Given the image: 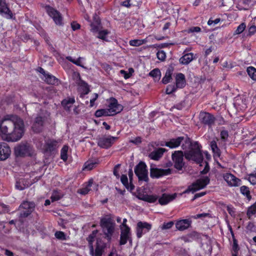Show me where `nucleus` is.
I'll use <instances>...</instances> for the list:
<instances>
[{
	"mask_svg": "<svg viewBox=\"0 0 256 256\" xmlns=\"http://www.w3.org/2000/svg\"><path fill=\"white\" fill-rule=\"evenodd\" d=\"M46 11L56 24L59 26L62 24V18L60 12L50 6L46 7Z\"/></svg>",
	"mask_w": 256,
	"mask_h": 256,
	"instance_id": "1a4fd4ad",
	"label": "nucleus"
},
{
	"mask_svg": "<svg viewBox=\"0 0 256 256\" xmlns=\"http://www.w3.org/2000/svg\"><path fill=\"white\" fill-rule=\"evenodd\" d=\"M42 127L43 126H41L40 124H37L34 122L32 126V129L34 132L38 133L42 130Z\"/></svg>",
	"mask_w": 256,
	"mask_h": 256,
	"instance_id": "a18cd8bd",
	"label": "nucleus"
},
{
	"mask_svg": "<svg viewBox=\"0 0 256 256\" xmlns=\"http://www.w3.org/2000/svg\"><path fill=\"white\" fill-rule=\"evenodd\" d=\"M116 140V137L112 136H103L98 139V144L102 148H108L110 147Z\"/></svg>",
	"mask_w": 256,
	"mask_h": 256,
	"instance_id": "9b49d317",
	"label": "nucleus"
},
{
	"mask_svg": "<svg viewBox=\"0 0 256 256\" xmlns=\"http://www.w3.org/2000/svg\"><path fill=\"white\" fill-rule=\"evenodd\" d=\"M210 146L214 152L220 156V150L218 148L217 144L216 141L212 140L210 142Z\"/></svg>",
	"mask_w": 256,
	"mask_h": 256,
	"instance_id": "a19ab883",
	"label": "nucleus"
},
{
	"mask_svg": "<svg viewBox=\"0 0 256 256\" xmlns=\"http://www.w3.org/2000/svg\"><path fill=\"white\" fill-rule=\"evenodd\" d=\"M174 223L172 221H170V222H164L162 226V230H166V229H169L170 228H171L172 226L174 225Z\"/></svg>",
	"mask_w": 256,
	"mask_h": 256,
	"instance_id": "5fc2aeb1",
	"label": "nucleus"
},
{
	"mask_svg": "<svg viewBox=\"0 0 256 256\" xmlns=\"http://www.w3.org/2000/svg\"><path fill=\"white\" fill-rule=\"evenodd\" d=\"M72 28L74 30H76L80 28V24L76 22H72L71 24Z\"/></svg>",
	"mask_w": 256,
	"mask_h": 256,
	"instance_id": "69168bd1",
	"label": "nucleus"
},
{
	"mask_svg": "<svg viewBox=\"0 0 256 256\" xmlns=\"http://www.w3.org/2000/svg\"><path fill=\"white\" fill-rule=\"evenodd\" d=\"M64 196V194L58 191H54L50 196V200L52 202H54L62 198Z\"/></svg>",
	"mask_w": 256,
	"mask_h": 256,
	"instance_id": "c756f323",
	"label": "nucleus"
},
{
	"mask_svg": "<svg viewBox=\"0 0 256 256\" xmlns=\"http://www.w3.org/2000/svg\"><path fill=\"white\" fill-rule=\"evenodd\" d=\"M171 173V170L151 168L150 170V176L153 178H158L164 176H167Z\"/></svg>",
	"mask_w": 256,
	"mask_h": 256,
	"instance_id": "4468645a",
	"label": "nucleus"
},
{
	"mask_svg": "<svg viewBox=\"0 0 256 256\" xmlns=\"http://www.w3.org/2000/svg\"><path fill=\"white\" fill-rule=\"evenodd\" d=\"M183 152L180 150L175 151L172 156V160L174 164V167L178 170H181L184 165V162Z\"/></svg>",
	"mask_w": 256,
	"mask_h": 256,
	"instance_id": "423d86ee",
	"label": "nucleus"
},
{
	"mask_svg": "<svg viewBox=\"0 0 256 256\" xmlns=\"http://www.w3.org/2000/svg\"><path fill=\"white\" fill-rule=\"evenodd\" d=\"M204 169L200 172V173L202 174H206L208 172L209 169H210L208 163L206 162H204Z\"/></svg>",
	"mask_w": 256,
	"mask_h": 256,
	"instance_id": "680f3d73",
	"label": "nucleus"
},
{
	"mask_svg": "<svg viewBox=\"0 0 256 256\" xmlns=\"http://www.w3.org/2000/svg\"><path fill=\"white\" fill-rule=\"evenodd\" d=\"M11 154L10 148L8 144L0 142V160H6Z\"/></svg>",
	"mask_w": 256,
	"mask_h": 256,
	"instance_id": "ddd939ff",
	"label": "nucleus"
},
{
	"mask_svg": "<svg viewBox=\"0 0 256 256\" xmlns=\"http://www.w3.org/2000/svg\"><path fill=\"white\" fill-rule=\"evenodd\" d=\"M100 226L106 237L108 240L111 239V237L114 232L115 224L112 218L110 216H106L100 220Z\"/></svg>",
	"mask_w": 256,
	"mask_h": 256,
	"instance_id": "7ed1b4c3",
	"label": "nucleus"
},
{
	"mask_svg": "<svg viewBox=\"0 0 256 256\" xmlns=\"http://www.w3.org/2000/svg\"><path fill=\"white\" fill-rule=\"evenodd\" d=\"M184 150L187 148L189 150L184 152V156L186 159L194 161L200 164V166L203 162V156L201 152L200 147L196 142H192L190 139L184 136H180L176 138H172L170 141L166 142V146L170 148H176L180 144Z\"/></svg>",
	"mask_w": 256,
	"mask_h": 256,
	"instance_id": "f03ea898",
	"label": "nucleus"
},
{
	"mask_svg": "<svg viewBox=\"0 0 256 256\" xmlns=\"http://www.w3.org/2000/svg\"><path fill=\"white\" fill-rule=\"evenodd\" d=\"M100 23V21L98 20H96V24L94 23L91 24L92 30V32H97L99 30Z\"/></svg>",
	"mask_w": 256,
	"mask_h": 256,
	"instance_id": "864d4df0",
	"label": "nucleus"
},
{
	"mask_svg": "<svg viewBox=\"0 0 256 256\" xmlns=\"http://www.w3.org/2000/svg\"><path fill=\"white\" fill-rule=\"evenodd\" d=\"M200 120L204 124L211 126L214 123L215 118L208 112H201L200 114Z\"/></svg>",
	"mask_w": 256,
	"mask_h": 256,
	"instance_id": "dca6fc26",
	"label": "nucleus"
},
{
	"mask_svg": "<svg viewBox=\"0 0 256 256\" xmlns=\"http://www.w3.org/2000/svg\"><path fill=\"white\" fill-rule=\"evenodd\" d=\"M176 197V194H164L158 198V202L161 205L167 204L170 202L174 200Z\"/></svg>",
	"mask_w": 256,
	"mask_h": 256,
	"instance_id": "6ab92c4d",
	"label": "nucleus"
},
{
	"mask_svg": "<svg viewBox=\"0 0 256 256\" xmlns=\"http://www.w3.org/2000/svg\"><path fill=\"white\" fill-rule=\"evenodd\" d=\"M44 120L45 118L44 117L38 116L36 118L34 122L37 124H40L41 126H43Z\"/></svg>",
	"mask_w": 256,
	"mask_h": 256,
	"instance_id": "4d7b16f0",
	"label": "nucleus"
},
{
	"mask_svg": "<svg viewBox=\"0 0 256 256\" xmlns=\"http://www.w3.org/2000/svg\"><path fill=\"white\" fill-rule=\"evenodd\" d=\"M146 167V164L144 162H140L134 168V172L140 180L148 182V180Z\"/></svg>",
	"mask_w": 256,
	"mask_h": 256,
	"instance_id": "20e7f679",
	"label": "nucleus"
},
{
	"mask_svg": "<svg viewBox=\"0 0 256 256\" xmlns=\"http://www.w3.org/2000/svg\"><path fill=\"white\" fill-rule=\"evenodd\" d=\"M192 221L190 220H181L176 222V228L178 230L183 231L190 227Z\"/></svg>",
	"mask_w": 256,
	"mask_h": 256,
	"instance_id": "a211bd4d",
	"label": "nucleus"
},
{
	"mask_svg": "<svg viewBox=\"0 0 256 256\" xmlns=\"http://www.w3.org/2000/svg\"><path fill=\"white\" fill-rule=\"evenodd\" d=\"M194 58L192 53H188L184 54L181 57L180 60V62L182 64H188L191 62Z\"/></svg>",
	"mask_w": 256,
	"mask_h": 256,
	"instance_id": "b1692460",
	"label": "nucleus"
},
{
	"mask_svg": "<svg viewBox=\"0 0 256 256\" xmlns=\"http://www.w3.org/2000/svg\"><path fill=\"white\" fill-rule=\"evenodd\" d=\"M123 107L122 105L118 104L117 100L112 98L110 99V102L108 108L110 116H112L120 112L122 110Z\"/></svg>",
	"mask_w": 256,
	"mask_h": 256,
	"instance_id": "9d476101",
	"label": "nucleus"
},
{
	"mask_svg": "<svg viewBox=\"0 0 256 256\" xmlns=\"http://www.w3.org/2000/svg\"><path fill=\"white\" fill-rule=\"evenodd\" d=\"M210 182V178L208 176L202 177L196 180L190 186L188 190L194 192L206 186Z\"/></svg>",
	"mask_w": 256,
	"mask_h": 256,
	"instance_id": "39448f33",
	"label": "nucleus"
},
{
	"mask_svg": "<svg viewBox=\"0 0 256 256\" xmlns=\"http://www.w3.org/2000/svg\"><path fill=\"white\" fill-rule=\"evenodd\" d=\"M44 80L46 83L50 84H58V79L49 74L45 76Z\"/></svg>",
	"mask_w": 256,
	"mask_h": 256,
	"instance_id": "a878e982",
	"label": "nucleus"
},
{
	"mask_svg": "<svg viewBox=\"0 0 256 256\" xmlns=\"http://www.w3.org/2000/svg\"><path fill=\"white\" fill-rule=\"evenodd\" d=\"M246 27V26L245 24L244 23H242L240 24L238 26L236 30V31L234 32V34H241L245 30Z\"/></svg>",
	"mask_w": 256,
	"mask_h": 256,
	"instance_id": "49530a36",
	"label": "nucleus"
},
{
	"mask_svg": "<svg viewBox=\"0 0 256 256\" xmlns=\"http://www.w3.org/2000/svg\"><path fill=\"white\" fill-rule=\"evenodd\" d=\"M95 116L96 117H100L102 116H110V114L108 108L100 109L96 112Z\"/></svg>",
	"mask_w": 256,
	"mask_h": 256,
	"instance_id": "c9c22d12",
	"label": "nucleus"
},
{
	"mask_svg": "<svg viewBox=\"0 0 256 256\" xmlns=\"http://www.w3.org/2000/svg\"><path fill=\"white\" fill-rule=\"evenodd\" d=\"M240 190L241 193L246 196L248 200H250L252 198L250 194V192L248 187L245 186H243L240 187Z\"/></svg>",
	"mask_w": 256,
	"mask_h": 256,
	"instance_id": "f704fd0d",
	"label": "nucleus"
},
{
	"mask_svg": "<svg viewBox=\"0 0 256 256\" xmlns=\"http://www.w3.org/2000/svg\"><path fill=\"white\" fill-rule=\"evenodd\" d=\"M120 180L122 184L128 188L129 189L128 179L127 176L124 174H122L121 176ZM134 186L132 185L130 186V190H134Z\"/></svg>",
	"mask_w": 256,
	"mask_h": 256,
	"instance_id": "4c0bfd02",
	"label": "nucleus"
},
{
	"mask_svg": "<svg viewBox=\"0 0 256 256\" xmlns=\"http://www.w3.org/2000/svg\"><path fill=\"white\" fill-rule=\"evenodd\" d=\"M0 13L4 14L6 18H12V12L6 6V4L4 2H0Z\"/></svg>",
	"mask_w": 256,
	"mask_h": 256,
	"instance_id": "aec40b11",
	"label": "nucleus"
},
{
	"mask_svg": "<svg viewBox=\"0 0 256 256\" xmlns=\"http://www.w3.org/2000/svg\"><path fill=\"white\" fill-rule=\"evenodd\" d=\"M248 181L252 184L254 185L256 184V174H250L248 176Z\"/></svg>",
	"mask_w": 256,
	"mask_h": 256,
	"instance_id": "6e6d98bb",
	"label": "nucleus"
},
{
	"mask_svg": "<svg viewBox=\"0 0 256 256\" xmlns=\"http://www.w3.org/2000/svg\"><path fill=\"white\" fill-rule=\"evenodd\" d=\"M256 32V26L254 25L250 26L248 28V35L251 36Z\"/></svg>",
	"mask_w": 256,
	"mask_h": 256,
	"instance_id": "052dcab7",
	"label": "nucleus"
},
{
	"mask_svg": "<svg viewBox=\"0 0 256 256\" xmlns=\"http://www.w3.org/2000/svg\"><path fill=\"white\" fill-rule=\"evenodd\" d=\"M74 102V98H67L62 100V104L66 110L69 112Z\"/></svg>",
	"mask_w": 256,
	"mask_h": 256,
	"instance_id": "412c9836",
	"label": "nucleus"
},
{
	"mask_svg": "<svg viewBox=\"0 0 256 256\" xmlns=\"http://www.w3.org/2000/svg\"><path fill=\"white\" fill-rule=\"evenodd\" d=\"M0 206L4 208L3 212H9L10 210L8 209V206H6L4 204H0Z\"/></svg>",
	"mask_w": 256,
	"mask_h": 256,
	"instance_id": "774afa93",
	"label": "nucleus"
},
{
	"mask_svg": "<svg viewBox=\"0 0 256 256\" xmlns=\"http://www.w3.org/2000/svg\"><path fill=\"white\" fill-rule=\"evenodd\" d=\"M14 151L16 154L18 156L30 155L32 152V148L28 144H23L16 147Z\"/></svg>",
	"mask_w": 256,
	"mask_h": 256,
	"instance_id": "f8f14e48",
	"label": "nucleus"
},
{
	"mask_svg": "<svg viewBox=\"0 0 256 256\" xmlns=\"http://www.w3.org/2000/svg\"><path fill=\"white\" fill-rule=\"evenodd\" d=\"M23 120L16 115H7L0 120V136L6 142H16L24 135Z\"/></svg>",
	"mask_w": 256,
	"mask_h": 256,
	"instance_id": "f257e3e1",
	"label": "nucleus"
},
{
	"mask_svg": "<svg viewBox=\"0 0 256 256\" xmlns=\"http://www.w3.org/2000/svg\"><path fill=\"white\" fill-rule=\"evenodd\" d=\"M228 134L226 130H222L220 132L221 138L224 140H226L228 138Z\"/></svg>",
	"mask_w": 256,
	"mask_h": 256,
	"instance_id": "0e129e2a",
	"label": "nucleus"
},
{
	"mask_svg": "<svg viewBox=\"0 0 256 256\" xmlns=\"http://www.w3.org/2000/svg\"><path fill=\"white\" fill-rule=\"evenodd\" d=\"M120 164H116L114 168V170H113V173H114V174L117 178H118L119 176H120V175H119V173H118V169L120 168Z\"/></svg>",
	"mask_w": 256,
	"mask_h": 256,
	"instance_id": "bf43d9fd",
	"label": "nucleus"
},
{
	"mask_svg": "<svg viewBox=\"0 0 256 256\" xmlns=\"http://www.w3.org/2000/svg\"><path fill=\"white\" fill-rule=\"evenodd\" d=\"M202 248L206 253L210 254L212 251V246L210 240L202 244Z\"/></svg>",
	"mask_w": 256,
	"mask_h": 256,
	"instance_id": "473e14b6",
	"label": "nucleus"
},
{
	"mask_svg": "<svg viewBox=\"0 0 256 256\" xmlns=\"http://www.w3.org/2000/svg\"><path fill=\"white\" fill-rule=\"evenodd\" d=\"M166 150L164 148H159L149 154V157L154 160H158L162 156Z\"/></svg>",
	"mask_w": 256,
	"mask_h": 256,
	"instance_id": "5701e85b",
	"label": "nucleus"
},
{
	"mask_svg": "<svg viewBox=\"0 0 256 256\" xmlns=\"http://www.w3.org/2000/svg\"><path fill=\"white\" fill-rule=\"evenodd\" d=\"M172 70L170 68H168L166 72L165 76L162 78V82L164 84L168 83L172 80Z\"/></svg>",
	"mask_w": 256,
	"mask_h": 256,
	"instance_id": "c85d7f7f",
	"label": "nucleus"
},
{
	"mask_svg": "<svg viewBox=\"0 0 256 256\" xmlns=\"http://www.w3.org/2000/svg\"><path fill=\"white\" fill-rule=\"evenodd\" d=\"M220 20V18H216L214 20H212L211 19H210L208 22V26H212V24L215 25L217 24H218Z\"/></svg>",
	"mask_w": 256,
	"mask_h": 256,
	"instance_id": "e2e57ef3",
	"label": "nucleus"
},
{
	"mask_svg": "<svg viewBox=\"0 0 256 256\" xmlns=\"http://www.w3.org/2000/svg\"><path fill=\"white\" fill-rule=\"evenodd\" d=\"M157 58L158 60L163 61L166 58V53L164 50H159L156 54Z\"/></svg>",
	"mask_w": 256,
	"mask_h": 256,
	"instance_id": "8fccbe9b",
	"label": "nucleus"
},
{
	"mask_svg": "<svg viewBox=\"0 0 256 256\" xmlns=\"http://www.w3.org/2000/svg\"><path fill=\"white\" fill-rule=\"evenodd\" d=\"M130 142L135 144H138L141 142V138L140 137H137L135 138L134 140H130Z\"/></svg>",
	"mask_w": 256,
	"mask_h": 256,
	"instance_id": "338daca9",
	"label": "nucleus"
},
{
	"mask_svg": "<svg viewBox=\"0 0 256 256\" xmlns=\"http://www.w3.org/2000/svg\"><path fill=\"white\" fill-rule=\"evenodd\" d=\"M176 87L182 88L186 85L185 76L183 74L179 73L176 77Z\"/></svg>",
	"mask_w": 256,
	"mask_h": 256,
	"instance_id": "4be33fe9",
	"label": "nucleus"
},
{
	"mask_svg": "<svg viewBox=\"0 0 256 256\" xmlns=\"http://www.w3.org/2000/svg\"><path fill=\"white\" fill-rule=\"evenodd\" d=\"M232 236L233 238V244H232V252H238L239 250L237 242L235 238L234 234L232 232Z\"/></svg>",
	"mask_w": 256,
	"mask_h": 256,
	"instance_id": "37998d69",
	"label": "nucleus"
},
{
	"mask_svg": "<svg viewBox=\"0 0 256 256\" xmlns=\"http://www.w3.org/2000/svg\"><path fill=\"white\" fill-rule=\"evenodd\" d=\"M35 204L33 202L24 201L20 206V208L22 210L20 214V218H26L34 210Z\"/></svg>",
	"mask_w": 256,
	"mask_h": 256,
	"instance_id": "0eeeda50",
	"label": "nucleus"
},
{
	"mask_svg": "<svg viewBox=\"0 0 256 256\" xmlns=\"http://www.w3.org/2000/svg\"><path fill=\"white\" fill-rule=\"evenodd\" d=\"M247 72L250 77L254 80H256V68L250 66L247 68Z\"/></svg>",
	"mask_w": 256,
	"mask_h": 256,
	"instance_id": "72a5a7b5",
	"label": "nucleus"
},
{
	"mask_svg": "<svg viewBox=\"0 0 256 256\" xmlns=\"http://www.w3.org/2000/svg\"><path fill=\"white\" fill-rule=\"evenodd\" d=\"M146 42V40H134L130 41V44L134 46H138Z\"/></svg>",
	"mask_w": 256,
	"mask_h": 256,
	"instance_id": "e433bc0d",
	"label": "nucleus"
},
{
	"mask_svg": "<svg viewBox=\"0 0 256 256\" xmlns=\"http://www.w3.org/2000/svg\"><path fill=\"white\" fill-rule=\"evenodd\" d=\"M102 246L98 245L95 250L94 256H102Z\"/></svg>",
	"mask_w": 256,
	"mask_h": 256,
	"instance_id": "3c124183",
	"label": "nucleus"
},
{
	"mask_svg": "<svg viewBox=\"0 0 256 256\" xmlns=\"http://www.w3.org/2000/svg\"><path fill=\"white\" fill-rule=\"evenodd\" d=\"M58 142L54 140H48L46 143V151H52L55 150L58 146Z\"/></svg>",
	"mask_w": 256,
	"mask_h": 256,
	"instance_id": "393cba45",
	"label": "nucleus"
},
{
	"mask_svg": "<svg viewBox=\"0 0 256 256\" xmlns=\"http://www.w3.org/2000/svg\"><path fill=\"white\" fill-rule=\"evenodd\" d=\"M24 180H20L19 181L16 182V187L17 189L20 190H24L26 187L28 186V185L26 186H24L23 184Z\"/></svg>",
	"mask_w": 256,
	"mask_h": 256,
	"instance_id": "de8ad7c7",
	"label": "nucleus"
},
{
	"mask_svg": "<svg viewBox=\"0 0 256 256\" xmlns=\"http://www.w3.org/2000/svg\"><path fill=\"white\" fill-rule=\"evenodd\" d=\"M54 235H55V236L59 240H66L65 234L62 232H60V231L56 232L55 233Z\"/></svg>",
	"mask_w": 256,
	"mask_h": 256,
	"instance_id": "09e8293b",
	"label": "nucleus"
},
{
	"mask_svg": "<svg viewBox=\"0 0 256 256\" xmlns=\"http://www.w3.org/2000/svg\"><path fill=\"white\" fill-rule=\"evenodd\" d=\"M68 150V146H64L61 150L60 157L64 161H66L68 159L67 152Z\"/></svg>",
	"mask_w": 256,
	"mask_h": 256,
	"instance_id": "ea45409f",
	"label": "nucleus"
},
{
	"mask_svg": "<svg viewBox=\"0 0 256 256\" xmlns=\"http://www.w3.org/2000/svg\"><path fill=\"white\" fill-rule=\"evenodd\" d=\"M176 88H177L174 84H169L166 88V92L168 94H171L175 92Z\"/></svg>",
	"mask_w": 256,
	"mask_h": 256,
	"instance_id": "c03bdc74",
	"label": "nucleus"
},
{
	"mask_svg": "<svg viewBox=\"0 0 256 256\" xmlns=\"http://www.w3.org/2000/svg\"><path fill=\"white\" fill-rule=\"evenodd\" d=\"M149 74L150 76H152L155 80H158L161 76L160 72L158 68L153 70L150 72Z\"/></svg>",
	"mask_w": 256,
	"mask_h": 256,
	"instance_id": "2f4dec72",
	"label": "nucleus"
},
{
	"mask_svg": "<svg viewBox=\"0 0 256 256\" xmlns=\"http://www.w3.org/2000/svg\"><path fill=\"white\" fill-rule=\"evenodd\" d=\"M66 58L70 61V62H72L73 64H76V66H81L82 68H84V66L81 64V60L82 59V58L79 57L76 60H75L72 58V57L70 56H68L66 57Z\"/></svg>",
	"mask_w": 256,
	"mask_h": 256,
	"instance_id": "58836bf2",
	"label": "nucleus"
},
{
	"mask_svg": "<svg viewBox=\"0 0 256 256\" xmlns=\"http://www.w3.org/2000/svg\"><path fill=\"white\" fill-rule=\"evenodd\" d=\"M200 31H201V28L199 26H192V27L188 28L186 30V32L188 34L195 33V32L198 33V32H200Z\"/></svg>",
	"mask_w": 256,
	"mask_h": 256,
	"instance_id": "79ce46f5",
	"label": "nucleus"
},
{
	"mask_svg": "<svg viewBox=\"0 0 256 256\" xmlns=\"http://www.w3.org/2000/svg\"><path fill=\"white\" fill-rule=\"evenodd\" d=\"M224 178L228 184L231 186H237L240 184V180L232 174L228 173L224 174Z\"/></svg>",
	"mask_w": 256,
	"mask_h": 256,
	"instance_id": "f3484780",
	"label": "nucleus"
},
{
	"mask_svg": "<svg viewBox=\"0 0 256 256\" xmlns=\"http://www.w3.org/2000/svg\"><path fill=\"white\" fill-rule=\"evenodd\" d=\"M92 182L93 180H90L87 185L84 188L78 190V192L84 195L88 194L90 190V188L92 186Z\"/></svg>",
	"mask_w": 256,
	"mask_h": 256,
	"instance_id": "bb28decb",
	"label": "nucleus"
},
{
	"mask_svg": "<svg viewBox=\"0 0 256 256\" xmlns=\"http://www.w3.org/2000/svg\"><path fill=\"white\" fill-rule=\"evenodd\" d=\"M152 227V224L146 222H138L136 227L137 237L138 238H141L144 234L149 232Z\"/></svg>",
	"mask_w": 256,
	"mask_h": 256,
	"instance_id": "6e6552de",
	"label": "nucleus"
},
{
	"mask_svg": "<svg viewBox=\"0 0 256 256\" xmlns=\"http://www.w3.org/2000/svg\"><path fill=\"white\" fill-rule=\"evenodd\" d=\"M108 32L107 30H100L98 32V37L100 39L104 40L106 36L108 34Z\"/></svg>",
	"mask_w": 256,
	"mask_h": 256,
	"instance_id": "603ef678",
	"label": "nucleus"
},
{
	"mask_svg": "<svg viewBox=\"0 0 256 256\" xmlns=\"http://www.w3.org/2000/svg\"><path fill=\"white\" fill-rule=\"evenodd\" d=\"M139 198L148 202H154L157 200L158 196H156L146 194L144 195L142 197Z\"/></svg>",
	"mask_w": 256,
	"mask_h": 256,
	"instance_id": "cd10ccee",
	"label": "nucleus"
},
{
	"mask_svg": "<svg viewBox=\"0 0 256 256\" xmlns=\"http://www.w3.org/2000/svg\"><path fill=\"white\" fill-rule=\"evenodd\" d=\"M130 228L128 227L126 228H121V234L120 237V245L125 244L128 240L132 242V239L130 237Z\"/></svg>",
	"mask_w": 256,
	"mask_h": 256,
	"instance_id": "2eb2a0df",
	"label": "nucleus"
},
{
	"mask_svg": "<svg viewBox=\"0 0 256 256\" xmlns=\"http://www.w3.org/2000/svg\"><path fill=\"white\" fill-rule=\"evenodd\" d=\"M256 214V202H254L252 205L250 206L248 210L246 215L249 219L251 218V217Z\"/></svg>",
	"mask_w": 256,
	"mask_h": 256,
	"instance_id": "7c9ffc66",
	"label": "nucleus"
},
{
	"mask_svg": "<svg viewBox=\"0 0 256 256\" xmlns=\"http://www.w3.org/2000/svg\"><path fill=\"white\" fill-rule=\"evenodd\" d=\"M95 164V163L93 162H86L85 164L84 170H91L93 168Z\"/></svg>",
	"mask_w": 256,
	"mask_h": 256,
	"instance_id": "13d9d810",
	"label": "nucleus"
}]
</instances>
